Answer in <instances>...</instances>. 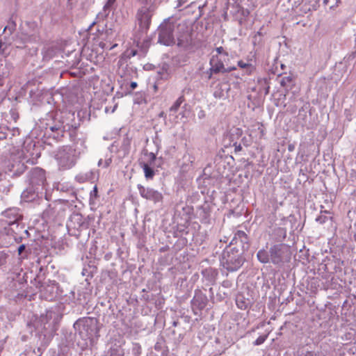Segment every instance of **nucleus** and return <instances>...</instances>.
Returning <instances> with one entry per match:
<instances>
[{
	"label": "nucleus",
	"instance_id": "obj_19",
	"mask_svg": "<svg viewBox=\"0 0 356 356\" xmlns=\"http://www.w3.org/2000/svg\"><path fill=\"white\" fill-rule=\"evenodd\" d=\"M131 143V138L129 136L128 134H126L122 140V147L123 149L126 152H129L130 149Z\"/></svg>",
	"mask_w": 356,
	"mask_h": 356
},
{
	"label": "nucleus",
	"instance_id": "obj_4",
	"mask_svg": "<svg viewBox=\"0 0 356 356\" xmlns=\"http://www.w3.org/2000/svg\"><path fill=\"white\" fill-rule=\"evenodd\" d=\"M243 261L241 254L235 248L224 250L220 259L221 265L229 271L237 270L243 265Z\"/></svg>",
	"mask_w": 356,
	"mask_h": 356
},
{
	"label": "nucleus",
	"instance_id": "obj_21",
	"mask_svg": "<svg viewBox=\"0 0 356 356\" xmlns=\"http://www.w3.org/2000/svg\"><path fill=\"white\" fill-rule=\"evenodd\" d=\"M327 211H323L321 212V214L316 218V221L320 224H323L327 220V216L324 215L323 213H326Z\"/></svg>",
	"mask_w": 356,
	"mask_h": 356
},
{
	"label": "nucleus",
	"instance_id": "obj_41",
	"mask_svg": "<svg viewBox=\"0 0 356 356\" xmlns=\"http://www.w3.org/2000/svg\"><path fill=\"white\" fill-rule=\"evenodd\" d=\"M293 149V146H291V145H289V151H292Z\"/></svg>",
	"mask_w": 356,
	"mask_h": 356
},
{
	"label": "nucleus",
	"instance_id": "obj_1",
	"mask_svg": "<svg viewBox=\"0 0 356 356\" xmlns=\"http://www.w3.org/2000/svg\"><path fill=\"white\" fill-rule=\"evenodd\" d=\"M289 252V246L284 243L272 245L268 252L265 249L259 250L257 254L258 260L262 264L269 262L275 265L282 263Z\"/></svg>",
	"mask_w": 356,
	"mask_h": 356
},
{
	"label": "nucleus",
	"instance_id": "obj_18",
	"mask_svg": "<svg viewBox=\"0 0 356 356\" xmlns=\"http://www.w3.org/2000/svg\"><path fill=\"white\" fill-rule=\"evenodd\" d=\"M184 96H180L175 102L172 105V106L170 108V112L176 113L178 109L179 108L181 104L184 102Z\"/></svg>",
	"mask_w": 356,
	"mask_h": 356
},
{
	"label": "nucleus",
	"instance_id": "obj_43",
	"mask_svg": "<svg viewBox=\"0 0 356 356\" xmlns=\"http://www.w3.org/2000/svg\"><path fill=\"white\" fill-rule=\"evenodd\" d=\"M334 5H331V6H330V8H334Z\"/></svg>",
	"mask_w": 356,
	"mask_h": 356
},
{
	"label": "nucleus",
	"instance_id": "obj_34",
	"mask_svg": "<svg viewBox=\"0 0 356 356\" xmlns=\"http://www.w3.org/2000/svg\"><path fill=\"white\" fill-rule=\"evenodd\" d=\"M111 163V159H108L105 160L104 163V168L108 167Z\"/></svg>",
	"mask_w": 356,
	"mask_h": 356
},
{
	"label": "nucleus",
	"instance_id": "obj_30",
	"mask_svg": "<svg viewBox=\"0 0 356 356\" xmlns=\"http://www.w3.org/2000/svg\"><path fill=\"white\" fill-rule=\"evenodd\" d=\"M178 40H179L178 45L181 46V47H183L184 48L188 47V46L190 44V42L188 40L186 42H184L181 39H178Z\"/></svg>",
	"mask_w": 356,
	"mask_h": 356
},
{
	"label": "nucleus",
	"instance_id": "obj_3",
	"mask_svg": "<svg viewBox=\"0 0 356 356\" xmlns=\"http://www.w3.org/2000/svg\"><path fill=\"white\" fill-rule=\"evenodd\" d=\"M28 182L29 188H27L22 193L24 197H26V193H32V195L40 189H43L47 184L45 171L40 168H33L28 175Z\"/></svg>",
	"mask_w": 356,
	"mask_h": 356
},
{
	"label": "nucleus",
	"instance_id": "obj_38",
	"mask_svg": "<svg viewBox=\"0 0 356 356\" xmlns=\"http://www.w3.org/2000/svg\"><path fill=\"white\" fill-rule=\"evenodd\" d=\"M98 165H99V166H102V165H103V166H104V163H103V161H102V159H100V160L99 161V162H98Z\"/></svg>",
	"mask_w": 356,
	"mask_h": 356
},
{
	"label": "nucleus",
	"instance_id": "obj_37",
	"mask_svg": "<svg viewBox=\"0 0 356 356\" xmlns=\"http://www.w3.org/2000/svg\"><path fill=\"white\" fill-rule=\"evenodd\" d=\"M185 3V0H179L177 7H180L182 6L183 3Z\"/></svg>",
	"mask_w": 356,
	"mask_h": 356
},
{
	"label": "nucleus",
	"instance_id": "obj_25",
	"mask_svg": "<svg viewBox=\"0 0 356 356\" xmlns=\"http://www.w3.org/2000/svg\"><path fill=\"white\" fill-rule=\"evenodd\" d=\"M268 335L259 336L253 343L254 346H259L262 344L267 339Z\"/></svg>",
	"mask_w": 356,
	"mask_h": 356
},
{
	"label": "nucleus",
	"instance_id": "obj_5",
	"mask_svg": "<svg viewBox=\"0 0 356 356\" xmlns=\"http://www.w3.org/2000/svg\"><path fill=\"white\" fill-rule=\"evenodd\" d=\"M154 13V7L152 5L144 6L138 10L136 19L140 31L147 32L148 31Z\"/></svg>",
	"mask_w": 356,
	"mask_h": 356
},
{
	"label": "nucleus",
	"instance_id": "obj_42",
	"mask_svg": "<svg viewBox=\"0 0 356 356\" xmlns=\"http://www.w3.org/2000/svg\"><path fill=\"white\" fill-rule=\"evenodd\" d=\"M354 239H355V241H356V233H355V235H354Z\"/></svg>",
	"mask_w": 356,
	"mask_h": 356
},
{
	"label": "nucleus",
	"instance_id": "obj_27",
	"mask_svg": "<svg viewBox=\"0 0 356 356\" xmlns=\"http://www.w3.org/2000/svg\"><path fill=\"white\" fill-rule=\"evenodd\" d=\"M201 210L204 212V218H207L209 216V206L204 205L201 207Z\"/></svg>",
	"mask_w": 356,
	"mask_h": 356
},
{
	"label": "nucleus",
	"instance_id": "obj_12",
	"mask_svg": "<svg viewBox=\"0 0 356 356\" xmlns=\"http://www.w3.org/2000/svg\"><path fill=\"white\" fill-rule=\"evenodd\" d=\"M286 237V229L283 227H275L270 234V240L277 243H283Z\"/></svg>",
	"mask_w": 356,
	"mask_h": 356
},
{
	"label": "nucleus",
	"instance_id": "obj_20",
	"mask_svg": "<svg viewBox=\"0 0 356 356\" xmlns=\"http://www.w3.org/2000/svg\"><path fill=\"white\" fill-rule=\"evenodd\" d=\"M91 177L90 172L79 173L75 177L76 180L79 183H84L88 181Z\"/></svg>",
	"mask_w": 356,
	"mask_h": 356
},
{
	"label": "nucleus",
	"instance_id": "obj_15",
	"mask_svg": "<svg viewBox=\"0 0 356 356\" xmlns=\"http://www.w3.org/2000/svg\"><path fill=\"white\" fill-rule=\"evenodd\" d=\"M9 172H13V175L19 176L25 170V165L23 163L17 161L14 163H9L7 166Z\"/></svg>",
	"mask_w": 356,
	"mask_h": 356
},
{
	"label": "nucleus",
	"instance_id": "obj_10",
	"mask_svg": "<svg viewBox=\"0 0 356 356\" xmlns=\"http://www.w3.org/2000/svg\"><path fill=\"white\" fill-rule=\"evenodd\" d=\"M210 68L209 70L206 72V74L207 75L208 79H211L212 77L213 74H218L220 72H227L229 71H231L232 70H227L225 68L224 64L222 61V60L218 56V55H213L210 60Z\"/></svg>",
	"mask_w": 356,
	"mask_h": 356
},
{
	"label": "nucleus",
	"instance_id": "obj_28",
	"mask_svg": "<svg viewBox=\"0 0 356 356\" xmlns=\"http://www.w3.org/2000/svg\"><path fill=\"white\" fill-rule=\"evenodd\" d=\"M216 52H217V54H216V55H218V56L219 55H225V56H226L228 55L227 52V51H225V49H223V47H217V48L216 49Z\"/></svg>",
	"mask_w": 356,
	"mask_h": 356
},
{
	"label": "nucleus",
	"instance_id": "obj_31",
	"mask_svg": "<svg viewBox=\"0 0 356 356\" xmlns=\"http://www.w3.org/2000/svg\"><path fill=\"white\" fill-rule=\"evenodd\" d=\"M148 156H149V165H152V163L154 162V161L156 160V154L154 153H152V152H150L148 154Z\"/></svg>",
	"mask_w": 356,
	"mask_h": 356
},
{
	"label": "nucleus",
	"instance_id": "obj_36",
	"mask_svg": "<svg viewBox=\"0 0 356 356\" xmlns=\"http://www.w3.org/2000/svg\"><path fill=\"white\" fill-rule=\"evenodd\" d=\"M137 87V83L136 82H131V88L132 90L135 89Z\"/></svg>",
	"mask_w": 356,
	"mask_h": 356
},
{
	"label": "nucleus",
	"instance_id": "obj_26",
	"mask_svg": "<svg viewBox=\"0 0 356 356\" xmlns=\"http://www.w3.org/2000/svg\"><path fill=\"white\" fill-rule=\"evenodd\" d=\"M117 46V44H115L112 46L111 45H108L107 44L106 42H99V47H101L102 49H112L113 47H116Z\"/></svg>",
	"mask_w": 356,
	"mask_h": 356
},
{
	"label": "nucleus",
	"instance_id": "obj_6",
	"mask_svg": "<svg viewBox=\"0 0 356 356\" xmlns=\"http://www.w3.org/2000/svg\"><path fill=\"white\" fill-rule=\"evenodd\" d=\"M95 326L93 321L90 318L79 319L74 324L75 330L78 332L81 338L85 339L92 337Z\"/></svg>",
	"mask_w": 356,
	"mask_h": 356
},
{
	"label": "nucleus",
	"instance_id": "obj_2",
	"mask_svg": "<svg viewBox=\"0 0 356 356\" xmlns=\"http://www.w3.org/2000/svg\"><path fill=\"white\" fill-rule=\"evenodd\" d=\"M79 154L70 146H63L59 148L54 156L59 170H65L76 165Z\"/></svg>",
	"mask_w": 356,
	"mask_h": 356
},
{
	"label": "nucleus",
	"instance_id": "obj_17",
	"mask_svg": "<svg viewBox=\"0 0 356 356\" xmlns=\"http://www.w3.org/2000/svg\"><path fill=\"white\" fill-rule=\"evenodd\" d=\"M140 166L143 169L145 178L147 179H152L155 172L154 170L150 167V165L146 163H141Z\"/></svg>",
	"mask_w": 356,
	"mask_h": 356
},
{
	"label": "nucleus",
	"instance_id": "obj_33",
	"mask_svg": "<svg viewBox=\"0 0 356 356\" xmlns=\"http://www.w3.org/2000/svg\"><path fill=\"white\" fill-rule=\"evenodd\" d=\"M25 248H26V246L24 244L19 245V247L18 248V254H21L22 253V252L25 250Z\"/></svg>",
	"mask_w": 356,
	"mask_h": 356
},
{
	"label": "nucleus",
	"instance_id": "obj_16",
	"mask_svg": "<svg viewBox=\"0 0 356 356\" xmlns=\"http://www.w3.org/2000/svg\"><path fill=\"white\" fill-rule=\"evenodd\" d=\"M251 300L245 298L243 294L238 293L236 297V304L238 309L245 310L251 305Z\"/></svg>",
	"mask_w": 356,
	"mask_h": 356
},
{
	"label": "nucleus",
	"instance_id": "obj_9",
	"mask_svg": "<svg viewBox=\"0 0 356 356\" xmlns=\"http://www.w3.org/2000/svg\"><path fill=\"white\" fill-rule=\"evenodd\" d=\"M69 127L68 124H65L64 121L58 119L57 122L53 125L47 124L46 131L49 134V136L54 139L59 140L63 136L67 128Z\"/></svg>",
	"mask_w": 356,
	"mask_h": 356
},
{
	"label": "nucleus",
	"instance_id": "obj_44",
	"mask_svg": "<svg viewBox=\"0 0 356 356\" xmlns=\"http://www.w3.org/2000/svg\"><path fill=\"white\" fill-rule=\"evenodd\" d=\"M49 314L51 315V313H49ZM48 315H49V312L47 313V316H48Z\"/></svg>",
	"mask_w": 356,
	"mask_h": 356
},
{
	"label": "nucleus",
	"instance_id": "obj_7",
	"mask_svg": "<svg viewBox=\"0 0 356 356\" xmlns=\"http://www.w3.org/2000/svg\"><path fill=\"white\" fill-rule=\"evenodd\" d=\"M173 31L174 25L172 24H162L159 30V42L166 46L172 44L175 42Z\"/></svg>",
	"mask_w": 356,
	"mask_h": 356
},
{
	"label": "nucleus",
	"instance_id": "obj_29",
	"mask_svg": "<svg viewBox=\"0 0 356 356\" xmlns=\"http://www.w3.org/2000/svg\"><path fill=\"white\" fill-rule=\"evenodd\" d=\"M116 0H108L105 6H104V10L110 9L113 4L115 3Z\"/></svg>",
	"mask_w": 356,
	"mask_h": 356
},
{
	"label": "nucleus",
	"instance_id": "obj_22",
	"mask_svg": "<svg viewBox=\"0 0 356 356\" xmlns=\"http://www.w3.org/2000/svg\"><path fill=\"white\" fill-rule=\"evenodd\" d=\"M71 218H72V220H75L77 222L79 227H81L83 225V216L81 214H79V213L74 214L71 217Z\"/></svg>",
	"mask_w": 356,
	"mask_h": 356
},
{
	"label": "nucleus",
	"instance_id": "obj_11",
	"mask_svg": "<svg viewBox=\"0 0 356 356\" xmlns=\"http://www.w3.org/2000/svg\"><path fill=\"white\" fill-rule=\"evenodd\" d=\"M5 218V222L8 225H13L17 223L22 219V215L19 212V209L16 207L9 208L2 213Z\"/></svg>",
	"mask_w": 356,
	"mask_h": 356
},
{
	"label": "nucleus",
	"instance_id": "obj_14",
	"mask_svg": "<svg viewBox=\"0 0 356 356\" xmlns=\"http://www.w3.org/2000/svg\"><path fill=\"white\" fill-rule=\"evenodd\" d=\"M238 241L241 243L242 249L243 250H248L250 247L248 237V235L243 231H237L235 233L234 236L230 243L232 244L233 242L237 243Z\"/></svg>",
	"mask_w": 356,
	"mask_h": 356
},
{
	"label": "nucleus",
	"instance_id": "obj_23",
	"mask_svg": "<svg viewBox=\"0 0 356 356\" xmlns=\"http://www.w3.org/2000/svg\"><path fill=\"white\" fill-rule=\"evenodd\" d=\"M141 352V347L138 343H134L132 346V354L135 356H139Z\"/></svg>",
	"mask_w": 356,
	"mask_h": 356
},
{
	"label": "nucleus",
	"instance_id": "obj_39",
	"mask_svg": "<svg viewBox=\"0 0 356 356\" xmlns=\"http://www.w3.org/2000/svg\"><path fill=\"white\" fill-rule=\"evenodd\" d=\"M241 149V147L240 145L238 146H236V147H235L236 151H240Z\"/></svg>",
	"mask_w": 356,
	"mask_h": 356
},
{
	"label": "nucleus",
	"instance_id": "obj_40",
	"mask_svg": "<svg viewBox=\"0 0 356 356\" xmlns=\"http://www.w3.org/2000/svg\"><path fill=\"white\" fill-rule=\"evenodd\" d=\"M0 76H2V77H5V76H8V74L5 73V72H3L2 74H0Z\"/></svg>",
	"mask_w": 356,
	"mask_h": 356
},
{
	"label": "nucleus",
	"instance_id": "obj_13",
	"mask_svg": "<svg viewBox=\"0 0 356 356\" xmlns=\"http://www.w3.org/2000/svg\"><path fill=\"white\" fill-rule=\"evenodd\" d=\"M207 297L202 292H195V294L192 300V305L194 307L198 309H203L207 305Z\"/></svg>",
	"mask_w": 356,
	"mask_h": 356
},
{
	"label": "nucleus",
	"instance_id": "obj_32",
	"mask_svg": "<svg viewBox=\"0 0 356 356\" xmlns=\"http://www.w3.org/2000/svg\"><path fill=\"white\" fill-rule=\"evenodd\" d=\"M291 81L290 78L289 76L284 77L281 81V85L285 86L286 83V81Z\"/></svg>",
	"mask_w": 356,
	"mask_h": 356
},
{
	"label": "nucleus",
	"instance_id": "obj_8",
	"mask_svg": "<svg viewBox=\"0 0 356 356\" xmlns=\"http://www.w3.org/2000/svg\"><path fill=\"white\" fill-rule=\"evenodd\" d=\"M139 193L142 197L154 203L161 202L163 200V195L161 192L150 188L145 187L140 184L138 185Z\"/></svg>",
	"mask_w": 356,
	"mask_h": 356
},
{
	"label": "nucleus",
	"instance_id": "obj_35",
	"mask_svg": "<svg viewBox=\"0 0 356 356\" xmlns=\"http://www.w3.org/2000/svg\"><path fill=\"white\" fill-rule=\"evenodd\" d=\"M238 66H240L241 68H245L248 66V64L243 63V61H239Z\"/></svg>",
	"mask_w": 356,
	"mask_h": 356
},
{
	"label": "nucleus",
	"instance_id": "obj_24",
	"mask_svg": "<svg viewBox=\"0 0 356 356\" xmlns=\"http://www.w3.org/2000/svg\"><path fill=\"white\" fill-rule=\"evenodd\" d=\"M97 193H98L97 187V186H95L92 191H91L90 193V202H95V200L97 197Z\"/></svg>",
	"mask_w": 356,
	"mask_h": 356
}]
</instances>
